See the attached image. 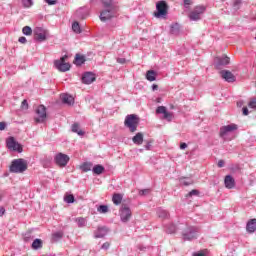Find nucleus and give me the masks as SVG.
Masks as SVG:
<instances>
[{
    "label": "nucleus",
    "mask_w": 256,
    "mask_h": 256,
    "mask_svg": "<svg viewBox=\"0 0 256 256\" xmlns=\"http://www.w3.org/2000/svg\"><path fill=\"white\" fill-rule=\"evenodd\" d=\"M207 253H209L207 250H200L193 254V256H207Z\"/></svg>",
    "instance_id": "nucleus-45"
},
{
    "label": "nucleus",
    "mask_w": 256,
    "mask_h": 256,
    "mask_svg": "<svg viewBox=\"0 0 256 256\" xmlns=\"http://www.w3.org/2000/svg\"><path fill=\"white\" fill-rule=\"evenodd\" d=\"M199 195V190H192L188 193V197H193Z\"/></svg>",
    "instance_id": "nucleus-48"
},
{
    "label": "nucleus",
    "mask_w": 256,
    "mask_h": 256,
    "mask_svg": "<svg viewBox=\"0 0 256 256\" xmlns=\"http://www.w3.org/2000/svg\"><path fill=\"white\" fill-rule=\"evenodd\" d=\"M41 247H43V240L37 238L33 241L32 243V249H41Z\"/></svg>",
    "instance_id": "nucleus-27"
},
{
    "label": "nucleus",
    "mask_w": 256,
    "mask_h": 256,
    "mask_svg": "<svg viewBox=\"0 0 256 256\" xmlns=\"http://www.w3.org/2000/svg\"><path fill=\"white\" fill-rule=\"evenodd\" d=\"M64 201L66 203H75V196H73L72 194H69L64 197Z\"/></svg>",
    "instance_id": "nucleus-42"
},
{
    "label": "nucleus",
    "mask_w": 256,
    "mask_h": 256,
    "mask_svg": "<svg viewBox=\"0 0 256 256\" xmlns=\"http://www.w3.org/2000/svg\"><path fill=\"white\" fill-rule=\"evenodd\" d=\"M109 247H111V244L109 242H105L104 244H102L101 249H104V251H107Z\"/></svg>",
    "instance_id": "nucleus-50"
},
{
    "label": "nucleus",
    "mask_w": 256,
    "mask_h": 256,
    "mask_svg": "<svg viewBox=\"0 0 256 256\" xmlns=\"http://www.w3.org/2000/svg\"><path fill=\"white\" fill-rule=\"evenodd\" d=\"M49 5H57V0H45Z\"/></svg>",
    "instance_id": "nucleus-52"
},
{
    "label": "nucleus",
    "mask_w": 256,
    "mask_h": 256,
    "mask_svg": "<svg viewBox=\"0 0 256 256\" xmlns=\"http://www.w3.org/2000/svg\"><path fill=\"white\" fill-rule=\"evenodd\" d=\"M22 33L23 35H32L33 34V29H31V27L29 26H25L23 29H22Z\"/></svg>",
    "instance_id": "nucleus-37"
},
{
    "label": "nucleus",
    "mask_w": 256,
    "mask_h": 256,
    "mask_svg": "<svg viewBox=\"0 0 256 256\" xmlns=\"http://www.w3.org/2000/svg\"><path fill=\"white\" fill-rule=\"evenodd\" d=\"M156 213L159 219H169V212L163 208H158Z\"/></svg>",
    "instance_id": "nucleus-22"
},
{
    "label": "nucleus",
    "mask_w": 256,
    "mask_h": 256,
    "mask_svg": "<svg viewBox=\"0 0 256 256\" xmlns=\"http://www.w3.org/2000/svg\"><path fill=\"white\" fill-rule=\"evenodd\" d=\"M132 141L135 145H143V133L138 132L133 138Z\"/></svg>",
    "instance_id": "nucleus-21"
},
{
    "label": "nucleus",
    "mask_w": 256,
    "mask_h": 256,
    "mask_svg": "<svg viewBox=\"0 0 256 256\" xmlns=\"http://www.w3.org/2000/svg\"><path fill=\"white\" fill-rule=\"evenodd\" d=\"M159 89V86L157 84L152 85V91H157Z\"/></svg>",
    "instance_id": "nucleus-61"
},
{
    "label": "nucleus",
    "mask_w": 256,
    "mask_h": 256,
    "mask_svg": "<svg viewBox=\"0 0 256 256\" xmlns=\"http://www.w3.org/2000/svg\"><path fill=\"white\" fill-rule=\"evenodd\" d=\"M242 111H243V115H249V109L247 107H244Z\"/></svg>",
    "instance_id": "nucleus-58"
},
{
    "label": "nucleus",
    "mask_w": 256,
    "mask_h": 256,
    "mask_svg": "<svg viewBox=\"0 0 256 256\" xmlns=\"http://www.w3.org/2000/svg\"><path fill=\"white\" fill-rule=\"evenodd\" d=\"M92 171L94 175H101L104 173L105 167H103L101 164H97L93 167Z\"/></svg>",
    "instance_id": "nucleus-23"
},
{
    "label": "nucleus",
    "mask_w": 256,
    "mask_h": 256,
    "mask_svg": "<svg viewBox=\"0 0 256 256\" xmlns=\"http://www.w3.org/2000/svg\"><path fill=\"white\" fill-rule=\"evenodd\" d=\"M100 1L104 8L115 7V5H113V0H100Z\"/></svg>",
    "instance_id": "nucleus-33"
},
{
    "label": "nucleus",
    "mask_w": 256,
    "mask_h": 256,
    "mask_svg": "<svg viewBox=\"0 0 256 256\" xmlns=\"http://www.w3.org/2000/svg\"><path fill=\"white\" fill-rule=\"evenodd\" d=\"M218 167H225V161H223V160H219L218 161Z\"/></svg>",
    "instance_id": "nucleus-57"
},
{
    "label": "nucleus",
    "mask_w": 256,
    "mask_h": 256,
    "mask_svg": "<svg viewBox=\"0 0 256 256\" xmlns=\"http://www.w3.org/2000/svg\"><path fill=\"white\" fill-rule=\"evenodd\" d=\"M149 193V189H144L139 192V195H147Z\"/></svg>",
    "instance_id": "nucleus-56"
},
{
    "label": "nucleus",
    "mask_w": 256,
    "mask_h": 256,
    "mask_svg": "<svg viewBox=\"0 0 256 256\" xmlns=\"http://www.w3.org/2000/svg\"><path fill=\"white\" fill-rule=\"evenodd\" d=\"M229 63H231V58H229L228 56L224 55L222 57H216L214 59V66L217 69H223V67L229 65Z\"/></svg>",
    "instance_id": "nucleus-11"
},
{
    "label": "nucleus",
    "mask_w": 256,
    "mask_h": 256,
    "mask_svg": "<svg viewBox=\"0 0 256 256\" xmlns=\"http://www.w3.org/2000/svg\"><path fill=\"white\" fill-rule=\"evenodd\" d=\"M54 161L59 167H66L67 163H69V156L67 154L58 153L55 156Z\"/></svg>",
    "instance_id": "nucleus-13"
},
{
    "label": "nucleus",
    "mask_w": 256,
    "mask_h": 256,
    "mask_svg": "<svg viewBox=\"0 0 256 256\" xmlns=\"http://www.w3.org/2000/svg\"><path fill=\"white\" fill-rule=\"evenodd\" d=\"M81 13H83V8H80L79 10H77V15H78V17L85 19V16H81Z\"/></svg>",
    "instance_id": "nucleus-54"
},
{
    "label": "nucleus",
    "mask_w": 256,
    "mask_h": 256,
    "mask_svg": "<svg viewBox=\"0 0 256 256\" xmlns=\"http://www.w3.org/2000/svg\"><path fill=\"white\" fill-rule=\"evenodd\" d=\"M18 41H19V43L25 44V43H27V38H25L24 36H22V37H20V38L18 39Z\"/></svg>",
    "instance_id": "nucleus-53"
},
{
    "label": "nucleus",
    "mask_w": 256,
    "mask_h": 256,
    "mask_svg": "<svg viewBox=\"0 0 256 256\" xmlns=\"http://www.w3.org/2000/svg\"><path fill=\"white\" fill-rule=\"evenodd\" d=\"M34 35L35 41H38L39 43H43V41L47 40V31L41 27H36L34 29Z\"/></svg>",
    "instance_id": "nucleus-12"
},
{
    "label": "nucleus",
    "mask_w": 256,
    "mask_h": 256,
    "mask_svg": "<svg viewBox=\"0 0 256 256\" xmlns=\"http://www.w3.org/2000/svg\"><path fill=\"white\" fill-rule=\"evenodd\" d=\"M27 167V160L23 158L15 159L10 165V173H25Z\"/></svg>",
    "instance_id": "nucleus-2"
},
{
    "label": "nucleus",
    "mask_w": 256,
    "mask_h": 256,
    "mask_svg": "<svg viewBox=\"0 0 256 256\" xmlns=\"http://www.w3.org/2000/svg\"><path fill=\"white\" fill-rule=\"evenodd\" d=\"M191 5V0H184V7L187 9Z\"/></svg>",
    "instance_id": "nucleus-55"
},
{
    "label": "nucleus",
    "mask_w": 256,
    "mask_h": 256,
    "mask_svg": "<svg viewBox=\"0 0 256 256\" xmlns=\"http://www.w3.org/2000/svg\"><path fill=\"white\" fill-rule=\"evenodd\" d=\"M180 183H181V185H184L185 187H189V185H193V180L190 178H181Z\"/></svg>",
    "instance_id": "nucleus-31"
},
{
    "label": "nucleus",
    "mask_w": 256,
    "mask_h": 256,
    "mask_svg": "<svg viewBox=\"0 0 256 256\" xmlns=\"http://www.w3.org/2000/svg\"><path fill=\"white\" fill-rule=\"evenodd\" d=\"M125 127H127L130 133H135L137 127H139V117L135 114H129L124 121Z\"/></svg>",
    "instance_id": "nucleus-3"
},
{
    "label": "nucleus",
    "mask_w": 256,
    "mask_h": 256,
    "mask_svg": "<svg viewBox=\"0 0 256 256\" xmlns=\"http://www.w3.org/2000/svg\"><path fill=\"white\" fill-rule=\"evenodd\" d=\"M147 81H155L157 79V73L154 70H149L146 73Z\"/></svg>",
    "instance_id": "nucleus-26"
},
{
    "label": "nucleus",
    "mask_w": 256,
    "mask_h": 256,
    "mask_svg": "<svg viewBox=\"0 0 256 256\" xmlns=\"http://www.w3.org/2000/svg\"><path fill=\"white\" fill-rule=\"evenodd\" d=\"M21 107L25 110L29 109V103L27 102V100L22 101Z\"/></svg>",
    "instance_id": "nucleus-46"
},
{
    "label": "nucleus",
    "mask_w": 256,
    "mask_h": 256,
    "mask_svg": "<svg viewBox=\"0 0 256 256\" xmlns=\"http://www.w3.org/2000/svg\"><path fill=\"white\" fill-rule=\"evenodd\" d=\"M23 7H33V0H22Z\"/></svg>",
    "instance_id": "nucleus-44"
},
{
    "label": "nucleus",
    "mask_w": 256,
    "mask_h": 256,
    "mask_svg": "<svg viewBox=\"0 0 256 256\" xmlns=\"http://www.w3.org/2000/svg\"><path fill=\"white\" fill-rule=\"evenodd\" d=\"M207 11L204 5L195 6L194 9L189 13L188 17L190 21H201V17Z\"/></svg>",
    "instance_id": "nucleus-6"
},
{
    "label": "nucleus",
    "mask_w": 256,
    "mask_h": 256,
    "mask_svg": "<svg viewBox=\"0 0 256 256\" xmlns=\"http://www.w3.org/2000/svg\"><path fill=\"white\" fill-rule=\"evenodd\" d=\"M145 149L147 151H149V149H151V142H147V144L145 145Z\"/></svg>",
    "instance_id": "nucleus-60"
},
{
    "label": "nucleus",
    "mask_w": 256,
    "mask_h": 256,
    "mask_svg": "<svg viewBox=\"0 0 256 256\" xmlns=\"http://www.w3.org/2000/svg\"><path fill=\"white\" fill-rule=\"evenodd\" d=\"M53 241H59V239H63V233L62 232H55L52 234Z\"/></svg>",
    "instance_id": "nucleus-40"
},
{
    "label": "nucleus",
    "mask_w": 256,
    "mask_h": 256,
    "mask_svg": "<svg viewBox=\"0 0 256 256\" xmlns=\"http://www.w3.org/2000/svg\"><path fill=\"white\" fill-rule=\"evenodd\" d=\"M116 61L120 65H125V63H127V60L125 58H117Z\"/></svg>",
    "instance_id": "nucleus-49"
},
{
    "label": "nucleus",
    "mask_w": 256,
    "mask_h": 256,
    "mask_svg": "<svg viewBox=\"0 0 256 256\" xmlns=\"http://www.w3.org/2000/svg\"><path fill=\"white\" fill-rule=\"evenodd\" d=\"M120 219L122 221V223H127L129 222V219H131V208H129V206H127V204H122L121 208H120Z\"/></svg>",
    "instance_id": "nucleus-10"
},
{
    "label": "nucleus",
    "mask_w": 256,
    "mask_h": 256,
    "mask_svg": "<svg viewBox=\"0 0 256 256\" xmlns=\"http://www.w3.org/2000/svg\"><path fill=\"white\" fill-rule=\"evenodd\" d=\"M246 231L248 233H255L256 231V219H250L246 224Z\"/></svg>",
    "instance_id": "nucleus-19"
},
{
    "label": "nucleus",
    "mask_w": 256,
    "mask_h": 256,
    "mask_svg": "<svg viewBox=\"0 0 256 256\" xmlns=\"http://www.w3.org/2000/svg\"><path fill=\"white\" fill-rule=\"evenodd\" d=\"M5 215V208L0 207V217H3Z\"/></svg>",
    "instance_id": "nucleus-59"
},
{
    "label": "nucleus",
    "mask_w": 256,
    "mask_h": 256,
    "mask_svg": "<svg viewBox=\"0 0 256 256\" xmlns=\"http://www.w3.org/2000/svg\"><path fill=\"white\" fill-rule=\"evenodd\" d=\"M72 132L77 133V135H79L80 137H83V135H85V132L79 129V123H74L72 125Z\"/></svg>",
    "instance_id": "nucleus-25"
},
{
    "label": "nucleus",
    "mask_w": 256,
    "mask_h": 256,
    "mask_svg": "<svg viewBox=\"0 0 256 256\" xmlns=\"http://www.w3.org/2000/svg\"><path fill=\"white\" fill-rule=\"evenodd\" d=\"M220 75H221L222 79H224L227 83H235V81L237 79L235 77V75H233L232 72L229 70L220 71Z\"/></svg>",
    "instance_id": "nucleus-14"
},
{
    "label": "nucleus",
    "mask_w": 256,
    "mask_h": 256,
    "mask_svg": "<svg viewBox=\"0 0 256 256\" xmlns=\"http://www.w3.org/2000/svg\"><path fill=\"white\" fill-rule=\"evenodd\" d=\"M166 111H167V107H165V106H158L156 109V113L158 115H165Z\"/></svg>",
    "instance_id": "nucleus-38"
},
{
    "label": "nucleus",
    "mask_w": 256,
    "mask_h": 256,
    "mask_svg": "<svg viewBox=\"0 0 256 256\" xmlns=\"http://www.w3.org/2000/svg\"><path fill=\"white\" fill-rule=\"evenodd\" d=\"M226 189H233L235 187V179L231 175H227L224 179Z\"/></svg>",
    "instance_id": "nucleus-18"
},
{
    "label": "nucleus",
    "mask_w": 256,
    "mask_h": 256,
    "mask_svg": "<svg viewBox=\"0 0 256 256\" xmlns=\"http://www.w3.org/2000/svg\"><path fill=\"white\" fill-rule=\"evenodd\" d=\"M109 233V228L105 226H100L98 229L94 232L95 239H103L105 235Z\"/></svg>",
    "instance_id": "nucleus-15"
},
{
    "label": "nucleus",
    "mask_w": 256,
    "mask_h": 256,
    "mask_svg": "<svg viewBox=\"0 0 256 256\" xmlns=\"http://www.w3.org/2000/svg\"><path fill=\"white\" fill-rule=\"evenodd\" d=\"M168 12L169 5H167L165 0L156 3V11L154 12V17H156V19H167Z\"/></svg>",
    "instance_id": "nucleus-1"
},
{
    "label": "nucleus",
    "mask_w": 256,
    "mask_h": 256,
    "mask_svg": "<svg viewBox=\"0 0 256 256\" xmlns=\"http://www.w3.org/2000/svg\"><path fill=\"white\" fill-rule=\"evenodd\" d=\"M198 235L199 228L195 226H188L182 233L184 241H193V239H197Z\"/></svg>",
    "instance_id": "nucleus-5"
},
{
    "label": "nucleus",
    "mask_w": 256,
    "mask_h": 256,
    "mask_svg": "<svg viewBox=\"0 0 256 256\" xmlns=\"http://www.w3.org/2000/svg\"><path fill=\"white\" fill-rule=\"evenodd\" d=\"M177 231V227L174 225V224H169L167 227H166V233H175Z\"/></svg>",
    "instance_id": "nucleus-35"
},
{
    "label": "nucleus",
    "mask_w": 256,
    "mask_h": 256,
    "mask_svg": "<svg viewBox=\"0 0 256 256\" xmlns=\"http://www.w3.org/2000/svg\"><path fill=\"white\" fill-rule=\"evenodd\" d=\"M6 128H7V123L0 122V131H5Z\"/></svg>",
    "instance_id": "nucleus-51"
},
{
    "label": "nucleus",
    "mask_w": 256,
    "mask_h": 256,
    "mask_svg": "<svg viewBox=\"0 0 256 256\" xmlns=\"http://www.w3.org/2000/svg\"><path fill=\"white\" fill-rule=\"evenodd\" d=\"M241 5H243V0H234L232 7L234 11H239V9H241Z\"/></svg>",
    "instance_id": "nucleus-30"
},
{
    "label": "nucleus",
    "mask_w": 256,
    "mask_h": 256,
    "mask_svg": "<svg viewBox=\"0 0 256 256\" xmlns=\"http://www.w3.org/2000/svg\"><path fill=\"white\" fill-rule=\"evenodd\" d=\"M170 33L172 35H177L179 33V24H174L171 26Z\"/></svg>",
    "instance_id": "nucleus-36"
},
{
    "label": "nucleus",
    "mask_w": 256,
    "mask_h": 256,
    "mask_svg": "<svg viewBox=\"0 0 256 256\" xmlns=\"http://www.w3.org/2000/svg\"><path fill=\"white\" fill-rule=\"evenodd\" d=\"M237 105H238V106H241V103H240V102H238V103H237Z\"/></svg>",
    "instance_id": "nucleus-64"
},
{
    "label": "nucleus",
    "mask_w": 256,
    "mask_h": 256,
    "mask_svg": "<svg viewBox=\"0 0 256 256\" xmlns=\"http://www.w3.org/2000/svg\"><path fill=\"white\" fill-rule=\"evenodd\" d=\"M23 240L25 243H29V241H33V235H31V232H26L24 234Z\"/></svg>",
    "instance_id": "nucleus-41"
},
{
    "label": "nucleus",
    "mask_w": 256,
    "mask_h": 256,
    "mask_svg": "<svg viewBox=\"0 0 256 256\" xmlns=\"http://www.w3.org/2000/svg\"><path fill=\"white\" fill-rule=\"evenodd\" d=\"M0 201H3V194H0Z\"/></svg>",
    "instance_id": "nucleus-63"
},
{
    "label": "nucleus",
    "mask_w": 256,
    "mask_h": 256,
    "mask_svg": "<svg viewBox=\"0 0 256 256\" xmlns=\"http://www.w3.org/2000/svg\"><path fill=\"white\" fill-rule=\"evenodd\" d=\"M6 147L9 151H14L17 153H23V146L15 140V137L10 136L6 139Z\"/></svg>",
    "instance_id": "nucleus-7"
},
{
    "label": "nucleus",
    "mask_w": 256,
    "mask_h": 256,
    "mask_svg": "<svg viewBox=\"0 0 256 256\" xmlns=\"http://www.w3.org/2000/svg\"><path fill=\"white\" fill-rule=\"evenodd\" d=\"M95 79V74H93V72H86L82 76V83H84V85H91Z\"/></svg>",
    "instance_id": "nucleus-17"
},
{
    "label": "nucleus",
    "mask_w": 256,
    "mask_h": 256,
    "mask_svg": "<svg viewBox=\"0 0 256 256\" xmlns=\"http://www.w3.org/2000/svg\"><path fill=\"white\" fill-rule=\"evenodd\" d=\"M75 222L77 223L78 227H87V219L83 217H78L75 219Z\"/></svg>",
    "instance_id": "nucleus-28"
},
{
    "label": "nucleus",
    "mask_w": 256,
    "mask_h": 256,
    "mask_svg": "<svg viewBox=\"0 0 256 256\" xmlns=\"http://www.w3.org/2000/svg\"><path fill=\"white\" fill-rule=\"evenodd\" d=\"M75 61H76V65H83V63H85V56H81L80 54H76Z\"/></svg>",
    "instance_id": "nucleus-32"
},
{
    "label": "nucleus",
    "mask_w": 256,
    "mask_h": 256,
    "mask_svg": "<svg viewBox=\"0 0 256 256\" xmlns=\"http://www.w3.org/2000/svg\"><path fill=\"white\" fill-rule=\"evenodd\" d=\"M123 201V194L115 193L112 196V202L114 205H121V202Z\"/></svg>",
    "instance_id": "nucleus-24"
},
{
    "label": "nucleus",
    "mask_w": 256,
    "mask_h": 256,
    "mask_svg": "<svg viewBox=\"0 0 256 256\" xmlns=\"http://www.w3.org/2000/svg\"><path fill=\"white\" fill-rule=\"evenodd\" d=\"M93 167V164L89 162H85L80 166V169L84 172L87 173L88 171H91V168Z\"/></svg>",
    "instance_id": "nucleus-29"
},
{
    "label": "nucleus",
    "mask_w": 256,
    "mask_h": 256,
    "mask_svg": "<svg viewBox=\"0 0 256 256\" xmlns=\"http://www.w3.org/2000/svg\"><path fill=\"white\" fill-rule=\"evenodd\" d=\"M180 149H187V143H181Z\"/></svg>",
    "instance_id": "nucleus-62"
},
{
    "label": "nucleus",
    "mask_w": 256,
    "mask_h": 256,
    "mask_svg": "<svg viewBox=\"0 0 256 256\" xmlns=\"http://www.w3.org/2000/svg\"><path fill=\"white\" fill-rule=\"evenodd\" d=\"M248 106H249L251 109H256V100H255V99L251 100V101L248 103Z\"/></svg>",
    "instance_id": "nucleus-47"
},
{
    "label": "nucleus",
    "mask_w": 256,
    "mask_h": 256,
    "mask_svg": "<svg viewBox=\"0 0 256 256\" xmlns=\"http://www.w3.org/2000/svg\"><path fill=\"white\" fill-rule=\"evenodd\" d=\"M72 30L74 31V33H81V26L79 25V22H74L72 24Z\"/></svg>",
    "instance_id": "nucleus-34"
},
{
    "label": "nucleus",
    "mask_w": 256,
    "mask_h": 256,
    "mask_svg": "<svg viewBox=\"0 0 256 256\" xmlns=\"http://www.w3.org/2000/svg\"><path fill=\"white\" fill-rule=\"evenodd\" d=\"M61 99L65 105H73L75 103V98L69 94H62Z\"/></svg>",
    "instance_id": "nucleus-20"
},
{
    "label": "nucleus",
    "mask_w": 256,
    "mask_h": 256,
    "mask_svg": "<svg viewBox=\"0 0 256 256\" xmlns=\"http://www.w3.org/2000/svg\"><path fill=\"white\" fill-rule=\"evenodd\" d=\"M163 119H166V121H173V112H168L166 110Z\"/></svg>",
    "instance_id": "nucleus-39"
},
{
    "label": "nucleus",
    "mask_w": 256,
    "mask_h": 256,
    "mask_svg": "<svg viewBox=\"0 0 256 256\" xmlns=\"http://www.w3.org/2000/svg\"><path fill=\"white\" fill-rule=\"evenodd\" d=\"M114 17H117V6L104 8L100 13V21L103 23L111 21Z\"/></svg>",
    "instance_id": "nucleus-4"
},
{
    "label": "nucleus",
    "mask_w": 256,
    "mask_h": 256,
    "mask_svg": "<svg viewBox=\"0 0 256 256\" xmlns=\"http://www.w3.org/2000/svg\"><path fill=\"white\" fill-rule=\"evenodd\" d=\"M36 117L34 118L36 123H45L47 119V108L44 105L38 106L36 109Z\"/></svg>",
    "instance_id": "nucleus-9"
},
{
    "label": "nucleus",
    "mask_w": 256,
    "mask_h": 256,
    "mask_svg": "<svg viewBox=\"0 0 256 256\" xmlns=\"http://www.w3.org/2000/svg\"><path fill=\"white\" fill-rule=\"evenodd\" d=\"M232 131H237L236 124H230L227 126H223L220 128V137H225V135H227V133H231Z\"/></svg>",
    "instance_id": "nucleus-16"
},
{
    "label": "nucleus",
    "mask_w": 256,
    "mask_h": 256,
    "mask_svg": "<svg viewBox=\"0 0 256 256\" xmlns=\"http://www.w3.org/2000/svg\"><path fill=\"white\" fill-rule=\"evenodd\" d=\"M97 211L98 213H107V211H109V207H107V205H100Z\"/></svg>",
    "instance_id": "nucleus-43"
},
{
    "label": "nucleus",
    "mask_w": 256,
    "mask_h": 256,
    "mask_svg": "<svg viewBox=\"0 0 256 256\" xmlns=\"http://www.w3.org/2000/svg\"><path fill=\"white\" fill-rule=\"evenodd\" d=\"M68 58L67 55L62 56L59 60L54 61V65L58 71H61L62 73H65L71 69V64L65 62V60Z\"/></svg>",
    "instance_id": "nucleus-8"
}]
</instances>
